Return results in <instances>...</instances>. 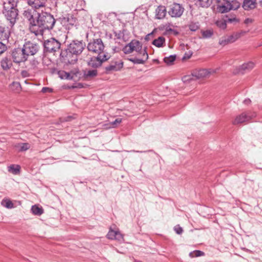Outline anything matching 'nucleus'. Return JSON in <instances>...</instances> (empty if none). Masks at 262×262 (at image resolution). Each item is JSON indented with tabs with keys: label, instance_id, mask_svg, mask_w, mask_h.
Masks as SVG:
<instances>
[{
	"label": "nucleus",
	"instance_id": "15",
	"mask_svg": "<svg viewBox=\"0 0 262 262\" xmlns=\"http://www.w3.org/2000/svg\"><path fill=\"white\" fill-rule=\"evenodd\" d=\"M137 57L129 58V60L135 64H143L148 58L147 51H143L141 54H137Z\"/></svg>",
	"mask_w": 262,
	"mask_h": 262
},
{
	"label": "nucleus",
	"instance_id": "39",
	"mask_svg": "<svg viewBox=\"0 0 262 262\" xmlns=\"http://www.w3.org/2000/svg\"><path fill=\"white\" fill-rule=\"evenodd\" d=\"M203 255L204 253L199 250H195L189 253V256L191 257L201 256Z\"/></svg>",
	"mask_w": 262,
	"mask_h": 262
},
{
	"label": "nucleus",
	"instance_id": "51",
	"mask_svg": "<svg viewBox=\"0 0 262 262\" xmlns=\"http://www.w3.org/2000/svg\"><path fill=\"white\" fill-rule=\"evenodd\" d=\"M132 151L133 152H142L143 151H136V150H132Z\"/></svg>",
	"mask_w": 262,
	"mask_h": 262
},
{
	"label": "nucleus",
	"instance_id": "20",
	"mask_svg": "<svg viewBox=\"0 0 262 262\" xmlns=\"http://www.w3.org/2000/svg\"><path fill=\"white\" fill-rule=\"evenodd\" d=\"M46 2V0H28V4L36 9L44 7Z\"/></svg>",
	"mask_w": 262,
	"mask_h": 262
},
{
	"label": "nucleus",
	"instance_id": "24",
	"mask_svg": "<svg viewBox=\"0 0 262 262\" xmlns=\"http://www.w3.org/2000/svg\"><path fill=\"white\" fill-rule=\"evenodd\" d=\"M233 42H234V41L231 35L222 37L219 40V44L222 46H225L229 43Z\"/></svg>",
	"mask_w": 262,
	"mask_h": 262
},
{
	"label": "nucleus",
	"instance_id": "23",
	"mask_svg": "<svg viewBox=\"0 0 262 262\" xmlns=\"http://www.w3.org/2000/svg\"><path fill=\"white\" fill-rule=\"evenodd\" d=\"M212 3V0H195V4L198 7L208 8Z\"/></svg>",
	"mask_w": 262,
	"mask_h": 262
},
{
	"label": "nucleus",
	"instance_id": "35",
	"mask_svg": "<svg viewBox=\"0 0 262 262\" xmlns=\"http://www.w3.org/2000/svg\"><path fill=\"white\" fill-rule=\"evenodd\" d=\"M122 122L121 118H117L114 121L111 122L108 125V126L106 127V128H110L116 127Z\"/></svg>",
	"mask_w": 262,
	"mask_h": 262
},
{
	"label": "nucleus",
	"instance_id": "12",
	"mask_svg": "<svg viewBox=\"0 0 262 262\" xmlns=\"http://www.w3.org/2000/svg\"><path fill=\"white\" fill-rule=\"evenodd\" d=\"M256 116L255 113L252 114L250 112H244L237 116L233 121V124L237 125L250 120L252 117Z\"/></svg>",
	"mask_w": 262,
	"mask_h": 262
},
{
	"label": "nucleus",
	"instance_id": "43",
	"mask_svg": "<svg viewBox=\"0 0 262 262\" xmlns=\"http://www.w3.org/2000/svg\"><path fill=\"white\" fill-rule=\"evenodd\" d=\"M12 86H14L16 88V90L18 91L20 89V85L19 83L17 82H14L12 83Z\"/></svg>",
	"mask_w": 262,
	"mask_h": 262
},
{
	"label": "nucleus",
	"instance_id": "30",
	"mask_svg": "<svg viewBox=\"0 0 262 262\" xmlns=\"http://www.w3.org/2000/svg\"><path fill=\"white\" fill-rule=\"evenodd\" d=\"M97 74V71L94 70H85L84 72V76L86 78H91L95 77Z\"/></svg>",
	"mask_w": 262,
	"mask_h": 262
},
{
	"label": "nucleus",
	"instance_id": "10",
	"mask_svg": "<svg viewBox=\"0 0 262 262\" xmlns=\"http://www.w3.org/2000/svg\"><path fill=\"white\" fill-rule=\"evenodd\" d=\"M60 43L54 38H51L44 42L45 48L49 52L58 51L60 49Z\"/></svg>",
	"mask_w": 262,
	"mask_h": 262
},
{
	"label": "nucleus",
	"instance_id": "50",
	"mask_svg": "<svg viewBox=\"0 0 262 262\" xmlns=\"http://www.w3.org/2000/svg\"><path fill=\"white\" fill-rule=\"evenodd\" d=\"M71 118L72 117L71 116H68L66 118H63L62 119H63V121H69L71 120Z\"/></svg>",
	"mask_w": 262,
	"mask_h": 262
},
{
	"label": "nucleus",
	"instance_id": "29",
	"mask_svg": "<svg viewBox=\"0 0 262 262\" xmlns=\"http://www.w3.org/2000/svg\"><path fill=\"white\" fill-rule=\"evenodd\" d=\"M31 211L34 215H40L43 213V210L41 207L35 205L32 206Z\"/></svg>",
	"mask_w": 262,
	"mask_h": 262
},
{
	"label": "nucleus",
	"instance_id": "17",
	"mask_svg": "<svg viewBox=\"0 0 262 262\" xmlns=\"http://www.w3.org/2000/svg\"><path fill=\"white\" fill-rule=\"evenodd\" d=\"M256 5V0H244L242 7L245 10H250L254 9Z\"/></svg>",
	"mask_w": 262,
	"mask_h": 262
},
{
	"label": "nucleus",
	"instance_id": "31",
	"mask_svg": "<svg viewBox=\"0 0 262 262\" xmlns=\"http://www.w3.org/2000/svg\"><path fill=\"white\" fill-rule=\"evenodd\" d=\"M1 205L8 208V209H12L14 208V205L12 201L8 199H4L1 202Z\"/></svg>",
	"mask_w": 262,
	"mask_h": 262
},
{
	"label": "nucleus",
	"instance_id": "32",
	"mask_svg": "<svg viewBox=\"0 0 262 262\" xmlns=\"http://www.w3.org/2000/svg\"><path fill=\"white\" fill-rule=\"evenodd\" d=\"M201 33L203 38H209L213 35V31L211 29L202 30Z\"/></svg>",
	"mask_w": 262,
	"mask_h": 262
},
{
	"label": "nucleus",
	"instance_id": "45",
	"mask_svg": "<svg viewBox=\"0 0 262 262\" xmlns=\"http://www.w3.org/2000/svg\"><path fill=\"white\" fill-rule=\"evenodd\" d=\"M52 91V90L47 88V87H43L42 89L41 92L43 93H47V92H51Z\"/></svg>",
	"mask_w": 262,
	"mask_h": 262
},
{
	"label": "nucleus",
	"instance_id": "3",
	"mask_svg": "<svg viewBox=\"0 0 262 262\" xmlns=\"http://www.w3.org/2000/svg\"><path fill=\"white\" fill-rule=\"evenodd\" d=\"M87 48L90 52L93 53L98 55L105 54L103 52L104 46L102 39L100 38L91 40L88 44Z\"/></svg>",
	"mask_w": 262,
	"mask_h": 262
},
{
	"label": "nucleus",
	"instance_id": "14",
	"mask_svg": "<svg viewBox=\"0 0 262 262\" xmlns=\"http://www.w3.org/2000/svg\"><path fill=\"white\" fill-rule=\"evenodd\" d=\"M23 49L28 57L29 55H34L37 53L38 46L35 43L28 41L24 45Z\"/></svg>",
	"mask_w": 262,
	"mask_h": 262
},
{
	"label": "nucleus",
	"instance_id": "13",
	"mask_svg": "<svg viewBox=\"0 0 262 262\" xmlns=\"http://www.w3.org/2000/svg\"><path fill=\"white\" fill-rule=\"evenodd\" d=\"M3 13L7 19L10 22V26H13L16 22V17L18 15L17 10L16 8L10 10L4 9Z\"/></svg>",
	"mask_w": 262,
	"mask_h": 262
},
{
	"label": "nucleus",
	"instance_id": "21",
	"mask_svg": "<svg viewBox=\"0 0 262 262\" xmlns=\"http://www.w3.org/2000/svg\"><path fill=\"white\" fill-rule=\"evenodd\" d=\"M18 0H6L4 2V9L16 8Z\"/></svg>",
	"mask_w": 262,
	"mask_h": 262
},
{
	"label": "nucleus",
	"instance_id": "4",
	"mask_svg": "<svg viewBox=\"0 0 262 262\" xmlns=\"http://www.w3.org/2000/svg\"><path fill=\"white\" fill-rule=\"evenodd\" d=\"M123 52L126 54H130L135 51L137 54H141L143 51H147L146 48H143L142 43L137 40H133L123 48Z\"/></svg>",
	"mask_w": 262,
	"mask_h": 262
},
{
	"label": "nucleus",
	"instance_id": "47",
	"mask_svg": "<svg viewBox=\"0 0 262 262\" xmlns=\"http://www.w3.org/2000/svg\"><path fill=\"white\" fill-rule=\"evenodd\" d=\"M252 22H253V19L252 18H246L244 21V23L246 24H249L252 23Z\"/></svg>",
	"mask_w": 262,
	"mask_h": 262
},
{
	"label": "nucleus",
	"instance_id": "26",
	"mask_svg": "<svg viewBox=\"0 0 262 262\" xmlns=\"http://www.w3.org/2000/svg\"><path fill=\"white\" fill-rule=\"evenodd\" d=\"M15 147L19 151H24L30 148V145L28 143H20L16 144Z\"/></svg>",
	"mask_w": 262,
	"mask_h": 262
},
{
	"label": "nucleus",
	"instance_id": "33",
	"mask_svg": "<svg viewBox=\"0 0 262 262\" xmlns=\"http://www.w3.org/2000/svg\"><path fill=\"white\" fill-rule=\"evenodd\" d=\"M176 57V55H170L168 57H165L164 58V61L167 65H171L175 61Z\"/></svg>",
	"mask_w": 262,
	"mask_h": 262
},
{
	"label": "nucleus",
	"instance_id": "9",
	"mask_svg": "<svg viewBox=\"0 0 262 262\" xmlns=\"http://www.w3.org/2000/svg\"><path fill=\"white\" fill-rule=\"evenodd\" d=\"M184 11L183 7L178 3H173L171 5L168 12L169 15L172 17H180Z\"/></svg>",
	"mask_w": 262,
	"mask_h": 262
},
{
	"label": "nucleus",
	"instance_id": "25",
	"mask_svg": "<svg viewBox=\"0 0 262 262\" xmlns=\"http://www.w3.org/2000/svg\"><path fill=\"white\" fill-rule=\"evenodd\" d=\"M59 77L61 79H72L73 76L71 74L64 71H60L58 72Z\"/></svg>",
	"mask_w": 262,
	"mask_h": 262
},
{
	"label": "nucleus",
	"instance_id": "34",
	"mask_svg": "<svg viewBox=\"0 0 262 262\" xmlns=\"http://www.w3.org/2000/svg\"><path fill=\"white\" fill-rule=\"evenodd\" d=\"M195 77L193 75V73L191 75H185L182 77V81L184 83H188L190 82L194 79Z\"/></svg>",
	"mask_w": 262,
	"mask_h": 262
},
{
	"label": "nucleus",
	"instance_id": "18",
	"mask_svg": "<svg viewBox=\"0 0 262 262\" xmlns=\"http://www.w3.org/2000/svg\"><path fill=\"white\" fill-rule=\"evenodd\" d=\"M123 67V63L122 62H113L109 66L105 67V70L107 72L117 71L121 69Z\"/></svg>",
	"mask_w": 262,
	"mask_h": 262
},
{
	"label": "nucleus",
	"instance_id": "48",
	"mask_svg": "<svg viewBox=\"0 0 262 262\" xmlns=\"http://www.w3.org/2000/svg\"><path fill=\"white\" fill-rule=\"evenodd\" d=\"M192 55V53H189L188 54H185L184 58H189L190 56Z\"/></svg>",
	"mask_w": 262,
	"mask_h": 262
},
{
	"label": "nucleus",
	"instance_id": "22",
	"mask_svg": "<svg viewBox=\"0 0 262 262\" xmlns=\"http://www.w3.org/2000/svg\"><path fill=\"white\" fill-rule=\"evenodd\" d=\"M1 65L4 70H8L11 68L12 62L10 59L7 57H4L1 60Z\"/></svg>",
	"mask_w": 262,
	"mask_h": 262
},
{
	"label": "nucleus",
	"instance_id": "5",
	"mask_svg": "<svg viewBox=\"0 0 262 262\" xmlns=\"http://www.w3.org/2000/svg\"><path fill=\"white\" fill-rule=\"evenodd\" d=\"M223 4L219 6V10L221 13H226L231 10H237L241 6V3L236 0H224Z\"/></svg>",
	"mask_w": 262,
	"mask_h": 262
},
{
	"label": "nucleus",
	"instance_id": "53",
	"mask_svg": "<svg viewBox=\"0 0 262 262\" xmlns=\"http://www.w3.org/2000/svg\"><path fill=\"white\" fill-rule=\"evenodd\" d=\"M260 5L262 6V0L260 1Z\"/></svg>",
	"mask_w": 262,
	"mask_h": 262
},
{
	"label": "nucleus",
	"instance_id": "54",
	"mask_svg": "<svg viewBox=\"0 0 262 262\" xmlns=\"http://www.w3.org/2000/svg\"><path fill=\"white\" fill-rule=\"evenodd\" d=\"M68 56H70V54H67V57H68Z\"/></svg>",
	"mask_w": 262,
	"mask_h": 262
},
{
	"label": "nucleus",
	"instance_id": "11",
	"mask_svg": "<svg viewBox=\"0 0 262 262\" xmlns=\"http://www.w3.org/2000/svg\"><path fill=\"white\" fill-rule=\"evenodd\" d=\"M254 67L255 63L252 61L245 62L243 64L236 67L234 70L233 73L234 74H243L251 71Z\"/></svg>",
	"mask_w": 262,
	"mask_h": 262
},
{
	"label": "nucleus",
	"instance_id": "49",
	"mask_svg": "<svg viewBox=\"0 0 262 262\" xmlns=\"http://www.w3.org/2000/svg\"><path fill=\"white\" fill-rule=\"evenodd\" d=\"M243 102L245 104H249L251 102V100L249 99H246Z\"/></svg>",
	"mask_w": 262,
	"mask_h": 262
},
{
	"label": "nucleus",
	"instance_id": "38",
	"mask_svg": "<svg viewBox=\"0 0 262 262\" xmlns=\"http://www.w3.org/2000/svg\"><path fill=\"white\" fill-rule=\"evenodd\" d=\"M244 33H245V32L241 31V32H239L234 33H233L231 35V36L232 37V39H233L234 42H235L238 38H239L241 37V36L243 34H244Z\"/></svg>",
	"mask_w": 262,
	"mask_h": 262
},
{
	"label": "nucleus",
	"instance_id": "42",
	"mask_svg": "<svg viewBox=\"0 0 262 262\" xmlns=\"http://www.w3.org/2000/svg\"><path fill=\"white\" fill-rule=\"evenodd\" d=\"M6 50V46L2 42H0V54L3 53Z\"/></svg>",
	"mask_w": 262,
	"mask_h": 262
},
{
	"label": "nucleus",
	"instance_id": "2",
	"mask_svg": "<svg viewBox=\"0 0 262 262\" xmlns=\"http://www.w3.org/2000/svg\"><path fill=\"white\" fill-rule=\"evenodd\" d=\"M85 47V43L82 41L73 40L68 46L67 51L73 55V59L69 60L70 64L75 63L77 60V55L80 54Z\"/></svg>",
	"mask_w": 262,
	"mask_h": 262
},
{
	"label": "nucleus",
	"instance_id": "16",
	"mask_svg": "<svg viewBox=\"0 0 262 262\" xmlns=\"http://www.w3.org/2000/svg\"><path fill=\"white\" fill-rule=\"evenodd\" d=\"M107 237L111 239H115L119 242L123 241V236L118 230H114L110 229L108 231Z\"/></svg>",
	"mask_w": 262,
	"mask_h": 262
},
{
	"label": "nucleus",
	"instance_id": "28",
	"mask_svg": "<svg viewBox=\"0 0 262 262\" xmlns=\"http://www.w3.org/2000/svg\"><path fill=\"white\" fill-rule=\"evenodd\" d=\"M165 41V38L163 36H160L158 38L153 40L152 44L158 48H160L163 47Z\"/></svg>",
	"mask_w": 262,
	"mask_h": 262
},
{
	"label": "nucleus",
	"instance_id": "52",
	"mask_svg": "<svg viewBox=\"0 0 262 262\" xmlns=\"http://www.w3.org/2000/svg\"><path fill=\"white\" fill-rule=\"evenodd\" d=\"M121 33H119V34H118V38H121Z\"/></svg>",
	"mask_w": 262,
	"mask_h": 262
},
{
	"label": "nucleus",
	"instance_id": "19",
	"mask_svg": "<svg viewBox=\"0 0 262 262\" xmlns=\"http://www.w3.org/2000/svg\"><path fill=\"white\" fill-rule=\"evenodd\" d=\"M166 13L167 10L165 7L160 6L156 10V18L159 19L164 18Z\"/></svg>",
	"mask_w": 262,
	"mask_h": 262
},
{
	"label": "nucleus",
	"instance_id": "46",
	"mask_svg": "<svg viewBox=\"0 0 262 262\" xmlns=\"http://www.w3.org/2000/svg\"><path fill=\"white\" fill-rule=\"evenodd\" d=\"M31 63L34 67H36L39 63L36 60L33 59L31 61Z\"/></svg>",
	"mask_w": 262,
	"mask_h": 262
},
{
	"label": "nucleus",
	"instance_id": "8",
	"mask_svg": "<svg viewBox=\"0 0 262 262\" xmlns=\"http://www.w3.org/2000/svg\"><path fill=\"white\" fill-rule=\"evenodd\" d=\"M110 58L107 54L98 55L97 57H93L88 61V65L94 68H97L102 64V63Z\"/></svg>",
	"mask_w": 262,
	"mask_h": 262
},
{
	"label": "nucleus",
	"instance_id": "40",
	"mask_svg": "<svg viewBox=\"0 0 262 262\" xmlns=\"http://www.w3.org/2000/svg\"><path fill=\"white\" fill-rule=\"evenodd\" d=\"M199 28L198 23H192L189 25V29L192 31H195Z\"/></svg>",
	"mask_w": 262,
	"mask_h": 262
},
{
	"label": "nucleus",
	"instance_id": "37",
	"mask_svg": "<svg viewBox=\"0 0 262 262\" xmlns=\"http://www.w3.org/2000/svg\"><path fill=\"white\" fill-rule=\"evenodd\" d=\"M59 20L61 23L63 25H66L70 21V17L69 15H66L59 17Z\"/></svg>",
	"mask_w": 262,
	"mask_h": 262
},
{
	"label": "nucleus",
	"instance_id": "41",
	"mask_svg": "<svg viewBox=\"0 0 262 262\" xmlns=\"http://www.w3.org/2000/svg\"><path fill=\"white\" fill-rule=\"evenodd\" d=\"M174 230L178 234H181L183 232V228L179 225H177L174 227Z\"/></svg>",
	"mask_w": 262,
	"mask_h": 262
},
{
	"label": "nucleus",
	"instance_id": "27",
	"mask_svg": "<svg viewBox=\"0 0 262 262\" xmlns=\"http://www.w3.org/2000/svg\"><path fill=\"white\" fill-rule=\"evenodd\" d=\"M20 167L18 165H11L8 167V171L13 174H17L20 172Z\"/></svg>",
	"mask_w": 262,
	"mask_h": 262
},
{
	"label": "nucleus",
	"instance_id": "1",
	"mask_svg": "<svg viewBox=\"0 0 262 262\" xmlns=\"http://www.w3.org/2000/svg\"><path fill=\"white\" fill-rule=\"evenodd\" d=\"M23 16L29 23L30 31L36 36H42L45 30L53 29L55 23L53 16L45 12L38 13L34 10L27 9L24 10Z\"/></svg>",
	"mask_w": 262,
	"mask_h": 262
},
{
	"label": "nucleus",
	"instance_id": "7",
	"mask_svg": "<svg viewBox=\"0 0 262 262\" xmlns=\"http://www.w3.org/2000/svg\"><path fill=\"white\" fill-rule=\"evenodd\" d=\"M218 71V69H202L193 72V75L196 79L209 78L214 74Z\"/></svg>",
	"mask_w": 262,
	"mask_h": 262
},
{
	"label": "nucleus",
	"instance_id": "36",
	"mask_svg": "<svg viewBox=\"0 0 262 262\" xmlns=\"http://www.w3.org/2000/svg\"><path fill=\"white\" fill-rule=\"evenodd\" d=\"M216 25L222 29H225L226 28L227 24L225 20L223 19L218 20L216 21Z\"/></svg>",
	"mask_w": 262,
	"mask_h": 262
},
{
	"label": "nucleus",
	"instance_id": "6",
	"mask_svg": "<svg viewBox=\"0 0 262 262\" xmlns=\"http://www.w3.org/2000/svg\"><path fill=\"white\" fill-rule=\"evenodd\" d=\"M11 56L13 62L17 63L24 62L28 58L23 48L14 49L12 51Z\"/></svg>",
	"mask_w": 262,
	"mask_h": 262
},
{
	"label": "nucleus",
	"instance_id": "44",
	"mask_svg": "<svg viewBox=\"0 0 262 262\" xmlns=\"http://www.w3.org/2000/svg\"><path fill=\"white\" fill-rule=\"evenodd\" d=\"M21 75L23 77L25 78L28 77L29 74L27 71L24 70L21 72Z\"/></svg>",
	"mask_w": 262,
	"mask_h": 262
}]
</instances>
